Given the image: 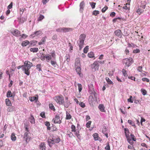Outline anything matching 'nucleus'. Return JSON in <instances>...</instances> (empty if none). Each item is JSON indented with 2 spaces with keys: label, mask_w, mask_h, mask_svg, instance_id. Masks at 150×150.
<instances>
[{
  "label": "nucleus",
  "mask_w": 150,
  "mask_h": 150,
  "mask_svg": "<svg viewBox=\"0 0 150 150\" xmlns=\"http://www.w3.org/2000/svg\"><path fill=\"white\" fill-rule=\"evenodd\" d=\"M24 71L25 74L28 76L30 74L29 69L31 67L33 66V64L31 62H30L29 61H26L24 63Z\"/></svg>",
  "instance_id": "obj_1"
},
{
  "label": "nucleus",
  "mask_w": 150,
  "mask_h": 150,
  "mask_svg": "<svg viewBox=\"0 0 150 150\" xmlns=\"http://www.w3.org/2000/svg\"><path fill=\"white\" fill-rule=\"evenodd\" d=\"M86 38V35L84 34L80 35L79 38V42L78 44L79 47V50H81L84 44V41Z\"/></svg>",
  "instance_id": "obj_2"
},
{
  "label": "nucleus",
  "mask_w": 150,
  "mask_h": 150,
  "mask_svg": "<svg viewBox=\"0 0 150 150\" xmlns=\"http://www.w3.org/2000/svg\"><path fill=\"white\" fill-rule=\"evenodd\" d=\"M54 99L59 105H63L64 103V98L62 95L55 96Z\"/></svg>",
  "instance_id": "obj_3"
},
{
  "label": "nucleus",
  "mask_w": 150,
  "mask_h": 150,
  "mask_svg": "<svg viewBox=\"0 0 150 150\" xmlns=\"http://www.w3.org/2000/svg\"><path fill=\"white\" fill-rule=\"evenodd\" d=\"M122 61L125 66L127 67H129L133 62L132 59L131 58L125 59Z\"/></svg>",
  "instance_id": "obj_4"
},
{
  "label": "nucleus",
  "mask_w": 150,
  "mask_h": 150,
  "mask_svg": "<svg viewBox=\"0 0 150 150\" xmlns=\"http://www.w3.org/2000/svg\"><path fill=\"white\" fill-rule=\"evenodd\" d=\"M72 29L69 28H59L56 30V31L58 32H66L69 31H71Z\"/></svg>",
  "instance_id": "obj_5"
},
{
  "label": "nucleus",
  "mask_w": 150,
  "mask_h": 150,
  "mask_svg": "<svg viewBox=\"0 0 150 150\" xmlns=\"http://www.w3.org/2000/svg\"><path fill=\"white\" fill-rule=\"evenodd\" d=\"M99 66L98 61H96L91 65V68L92 69H94V71H96L98 70Z\"/></svg>",
  "instance_id": "obj_6"
},
{
  "label": "nucleus",
  "mask_w": 150,
  "mask_h": 150,
  "mask_svg": "<svg viewBox=\"0 0 150 150\" xmlns=\"http://www.w3.org/2000/svg\"><path fill=\"white\" fill-rule=\"evenodd\" d=\"M115 35L117 36L118 37L121 38L122 36V34L121 30L120 29H118L115 30L114 32Z\"/></svg>",
  "instance_id": "obj_7"
},
{
  "label": "nucleus",
  "mask_w": 150,
  "mask_h": 150,
  "mask_svg": "<svg viewBox=\"0 0 150 150\" xmlns=\"http://www.w3.org/2000/svg\"><path fill=\"white\" fill-rule=\"evenodd\" d=\"M60 117L57 115L55 116V118H54L53 120H54V122L55 123H59L60 124L61 122V120L60 119Z\"/></svg>",
  "instance_id": "obj_8"
},
{
  "label": "nucleus",
  "mask_w": 150,
  "mask_h": 150,
  "mask_svg": "<svg viewBox=\"0 0 150 150\" xmlns=\"http://www.w3.org/2000/svg\"><path fill=\"white\" fill-rule=\"evenodd\" d=\"M28 132H26L24 133V138L25 139L26 143H28L30 140V137L28 136Z\"/></svg>",
  "instance_id": "obj_9"
},
{
  "label": "nucleus",
  "mask_w": 150,
  "mask_h": 150,
  "mask_svg": "<svg viewBox=\"0 0 150 150\" xmlns=\"http://www.w3.org/2000/svg\"><path fill=\"white\" fill-rule=\"evenodd\" d=\"M12 33L16 37H18L21 36V32L16 29L15 30L13 31Z\"/></svg>",
  "instance_id": "obj_10"
},
{
  "label": "nucleus",
  "mask_w": 150,
  "mask_h": 150,
  "mask_svg": "<svg viewBox=\"0 0 150 150\" xmlns=\"http://www.w3.org/2000/svg\"><path fill=\"white\" fill-rule=\"evenodd\" d=\"M79 6L80 7L79 11L80 12L82 13L83 10V8L84 6V3L83 1L81 2Z\"/></svg>",
  "instance_id": "obj_11"
},
{
  "label": "nucleus",
  "mask_w": 150,
  "mask_h": 150,
  "mask_svg": "<svg viewBox=\"0 0 150 150\" xmlns=\"http://www.w3.org/2000/svg\"><path fill=\"white\" fill-rule=\"evenodd\" d=\"M45 143H41L39 145L40 150H45Z\"/></svg>",
  "instance_id": "obj_12"
},
{
  "label": "nucleus",
  "mask_w": 150,
  "mask_h": 150,
  "mask_svg": "<svg viewBox=\"0 0 150 150\" xmlns=\"http://www.w3.org/2000/svg\"><path fill=\"white\" fill-rule=\"evenodd\" d=\"M125 132V134L126 138L130 137L129 136V130L127 128H125L124 129Z\"/></svg>",
  "instance_id": "obj_13"
},
{
  "label": "nucleus",
  "mask_w": 150,
  "mask_h": 150,
  "mask_svg": "<svg viewBox=\"0 0 150 150\" xmlns=\"http://www.w3.org/2000/svg\"><path fill=\"white\" fill-rule=\"evenodd\" d=\"M44 57L46 58V60L47 62H49V60L52 59L51 55L49 54L45 55Z\"/></svg>",
  "instance_id": "obj_14"
},
{
  "label": "nucleus",
  "mask_w": 150,
  "mask_h": 150,
  "mask_svg": "<svg viewBox=\"0 0 150 150\" xmlns=\"http://www.w3.org/2000/svg\"><path fill=\"white\" fill-rule=\"evenodd\" d=\"M47 142L49 146L50 147H51L54 144L52 139H48Z\"/></svg>",
  "instance_id": "obj_15"
},
{
  "label": "nucleus",
  "mask_w": 150,
  "mask_h": 150,
  "mask_svg": "<svg viewBox=\"0 0 150 150\" xmlns=\"http://www.w3.org/2000/svg\"><path fill=\"white\" fill-rule=\"evenodd\" d=\"M52 139L53 140V141L54 142V143H58L60 141V139L58 138L57 137V138H56L54 137H53L52 138Z\"/></svg>",
  "instance_id": "obj_16"
},
{
  "label": "nucleus",
  "mask_w": 150,
  "mask_h": 150,
  "mask_svg": "<svg viewBox=\"0 0 150 150\" xmlns=\"http://www.w3.org/2000/svg\"><path fill=\"white\" fill-rule=\"evenodd\" d=\"M42 33V31L41 30L37 31L34 33V34L31 35V36L33 37H34L36 36H38Z\"/></svg>",
  "instance_id": "obj_17"
},
{
  "label": "nucleus",
  "mask_w": 150,
  "mask_h": 150,
  "mask_svg": "<svg viewBox=\"0 0 150 150\" xmlns=\"http://www.w3.org/2000/svg\"><path fill=\"white\" fill-rule=\"evenodd\" d=\"M70 104L71 103H70V102L69 100H67L66 101L65 103L64 102V103L63 105H64V107H66V108H68L69 107Z\"/></svg>",
  "instance_id": "obj_18"
},
{
  "label": "nucleus",
  "mask_w": 150,
  "mask_h": 150,
  "mask_svg": "<svg viewBox=\"0 0 150 150\" xmlns=\"http://www.w3.org/2000/svg\"><path fill=\"white\" fill-rule=\"evenodd\" d=\"M94 100V99L92 96H89L88 101L90 104H92Z\"/></svg>",
  "instance_id": "obj_19"
},
{
  "label": "nucleus",
  "mask_w": 150,
  "mask_h": 150,
  "mask_svg": "<svg viewBox=\"0 0 150 150\" xmlns=\"http://www.w3.org/2000/svg\"><path fill=\"white\" fill-rule=\"evenodd\" d=\"M98 108L102 112L105 111V108L103 105L100 104L98 106Z\"/></svg>",
  "instance_id": "obj_20"
},
{
  "label": "nucleus",
  "mask_w": 150,
  "mask_h": 150,
  "mask_svg": "<svg viewBox=\"0 0 150 150\" xmlns=\"http://www.w3.org/2000/svg\"><path fill=\"white\" fill-rule=\"evenodd\" d=\"M29 42L28 40H26L23 41L22 43V45L23 46H26L27 45L29 44Z\"/></svg>",
  "instance_id": "obj_21"
},
{
  "label": "nucleus",
  "mask_w": 150,
  "mask_h": 150,
  "mask_svg": "<svg viewBox=\"0 0 150 150\" xmlns=\"http://www.w3.org/2000/svg\"><path fill=\"white\" fill-rule=\"evenodd\" d=\"M29 99L31 102H33L34 100L36 101L38 100L37 98L35 96H33L32 97H29Z\"/></svg>",
  "instance_id": "obj_22"
},
{
  "label": "nucleus",
  "mask_w": 150,
  "mask_h": 150,
  "mask_svg": "<svg viewBox=\"0 0 150 150\" xmlns=\"http://www.w3.org/2000/svg\"><path fill=\"white\" fill-rule=\"evenodd\" d=\"M11 139L13 141H15L16 139V137L14 133H12L11 135Z\"/></svg>",
  "instance_id": "obj_23"
},
{
  "label": "nucleus",
  "mask_w": 150,
  "mask_h": 150,
  "mask_svg": "<svg viewBox=\"0 0 150 150\" xmlns=\"http://www.w3.org/2000/svg\"><path fill=\"white\" fill-rule=\"evenodd\" d=\"M75 68L76 69V70L77 73L79 74H80V72L81 70V69L80 67V66H78L76 67H75Z\"/></svg>",
  "instance_id": "obj_24"
},
{
  "label": "nucleus",
  "mask_w": 150,
  "mask_h": 150,
  "mask_svg": "<svg viewBox=\"0 0 150 150\" xmlns=\"http://www.w3.org/2000/svg\"><path fill=\"white\" fill-rule=\"evenodd\" d=\"M88 56L89 58H92L94 57V54L93 52H91L88 54Z\"/></svg>",
  "instance_id": "obj_25"
},
{
  "label": "nucleus",
  "mask_w": 150,
  "mask_h": 150,
  "mask_svg": "<svg viewBox=\"0 0 150 150\" xmlns=\"http://www.w3.org/2000/svg\"><path fill=\"white\" fill-rule=\"evenodd\" d=\"M38 50V48L36 47L31 48L30 49V51L33 52H37Z\"/></svg>",
  "instance_id": "obj_26"
},
{
  "label": "nucleus",
  "mask_w": 150,
  "mask_h": 150,
  "mask_svg": "<svg viewBox=\"0 0 150 150\" xmlns=\"http://www.w3.org/2000/svg\"><path fill=\"white\" fill-rule=\"evenodd\" d=\"M45 124L46 126L47 127V129L48 130H50L51 129V128L50 127V124L49 122H46L45 123Z\"/></svg>",
  "instance_id": "obj_27"
},
{
  "label": "nucleus",
  "mask_w": 150,
  "mask_h": 150,
  "mask_svg": "<svg viewBox=\"0 0 150 150\" xmlns=\"http://www.w3.org/2000/svg\"><path fill=\"white\" fill-rule=\"evenodd\" d=\"M6 103L8 106H10L11 105V103L10 100L8 98L6 99Z\"/></svg>",
  "instance_id": "obj_28"
},
{
  "label": "nucleus",
  "mask_w": 150,
  "mask_h": 150,
  "mask_svg": "<svg viewBox=\"0 0 150 150\" xmlns=\"http://www.w3.org/2000/svg\"><path fill=\"white\" fill-rule=\"evenodd\" d=\"M6 96L8 98L11 97L12 96V94L10 91L9 90L7 91Z\"/></svg>",
  "instance_id": "obj_29"
},
{
  "label": "nucleus",
  "mask_w": 150,
  "mask_h": 150,
  "mask_svg": "<svg viewBox=\"0 0 150 150\" xmlns=\"http://www.w3.org/2000/svg\"><path fill=\"white\" fill-rule=\"evenodd\" d=\"M29 120L31 123H35L34 118L32 115H31V116L29 118Z\"/></svg>",
  "instance_id": "obj_30"
},
{
  "label": "nucleus",
  "mask_w": 150,
  "mask_h": 150,
  "mask_svg": "<svg viewBox=\"0 0 150 150\" xmlns=\"http://www.w3.org/2000/svg\"><path fill=\"white\" fill-rule=\"evenodd\" d=\"M49 107L50 109L53 110V111L55 110V109L52 103L49 104Z\"/></svg>",
  "instance_id": "obj_31"
},
{
  "label": "nucleus",
  "mask_w": 150,
  "mask_h": 150,
  "mask_svg": "<svg viewBox=\"0 0 150 150\" xmlns=\"http://www.w3.org/2000/svg\"><path fill=\"white\" fill-rule=\"evenodd\" d=\"M75 132V134L76 136L79 139H80L81 138V136L80 135V134H79V131L78 130H76L75 131V132Z\"/></svg>",
  "instance_id": "obj_32"
},
{
  "label": "nucleus",
  "mask_w": 150,
  "mask_h": 150,
  "mask_svg": "<svg viewBox=\"0 0 150 150\" xmlns=\"http://www.w3.org/2000/svg\"><path fill=\"white\" fill-rule=\"evenodd\" d=\"M80 60L79 59H77L75 60V67L80 66Z\"/></svg>",
  "instance_id": "obj_33"
},
{
  "label": "nucleus",
  "mask_w": 150,
  "mask_h": 150,
  "mask_svg": "<svg viewBox=\"0 0 150 150\" xmlns=\"http://www.w3.org/2000/svg\"><path fill=\"white\" fill-rule=\"evenodd\" d=\"M105 79L108 84H113V82L108 77H106Z\"/></svg>",
  "instance_id": "obj_34"
},
{
  "label": "nucleus",
  "mask_w": 150,
  "mask_h": 150,
  "mask_svg": "<svg viewBox=\"0 0 150 150\" xmlns=\"http://www.w3.org/2000/svg\"><path fill=\"white\" fill-rule=\"evenodd\" d=\"M66 60L68 62H69L70 60V56L69 54H66L65 57Z\"/></svg>",
  "instance_id": "obj_35"
},
{
  "label": "nucleus",
  "mask_w": 150,
  "mask_h": 150,
  "mask_svg": "<svg viewBox=\"0 0 150 150\" xmlns=\"http://www.w3.org/2000/svg\"><path fill=\"white\" fill-rule=\"evenodd\" d=\"M122 72L123 76L125 77H127L128 75L126 71L124 69H123L122 70Z\"/></svg>",
  "instance_id": "obj_36"
},
{
  "label": "nucleus",
  "mask_w": 150,
  "mask_h": 150,
  "mask_svg": "<svg viewBox=\"0 0 150 150\" xmlns=\"http://www.w3.org/2000/svg\"><path fill=\"white\" fill-rule=\"evenodd\" d=\"M127 139L128 142L131 144H132L133 143V140H132L130 137H129L127 138Z\"/></svg>",
  "instance_id": "obj_37"
},
{
  "label": "nucleus",
  "mask_w": 150,
  "mask_h": 150,
  "mask_svg": "<svg viewBox=\"0 0 150 150\" xmlns=\"http://www.w3.org/2000/svg\"><path fill=\"white\" fill-rule=\"evenodd\" d=\"M71 117V116L70 114L67 112H66V119H70Z\"/></svg>",
  "instance_id": "obj_38"
},
{
  "label": "nucleus",
  "mask_w": 150,
  "mask_h": 150,
  "mask_svg": "<svg viewBox=\"0 0 150 150\" xmlns=\"http://www.w3.org/2000/svg\"><path fill=\"white\" fill-rule=\"evenodd\" d=\"M88 46H86L83 49V52L85 53H86L88 52Z\"/></svg>",
  "instance_id": "obj_39"
},
{
  "label": "nucleus",
  "mask_w": 150,
  "mask_h": 150,
  "mask_svg": "<svg viewBox=\"0 0 150 150\" xmlns=\"http://www.w3.org/2000/svg\"><path fill=\"white\" fill-rule=\"evenodd\" d=\"M78 90L79 92H80L82 90V85L81 84L78 83Z\"/></svg>",
  "instance_id": "obj_40"
},
{
  "label": "nucleus",
  "mask_w": 150,
  "mask_h": 150,
  "mask_svg": "<svg viewBox=\"0 0 150 150\" xmlns=\"http://www.w3.org/2000/svg\"><path fill=\"white\" fill-rule=\"evenodd\" d=\"M36 68L37 69H38V71H41V65L40 64H37L36 66Z\"/></svg>",
  "instance_id": "obj_41"
},
{
  "label": "nucleus",
  "mask_w": 150,
  "mask_h": 150,
  "mask_svg": "<svg viewBox=\"0 0 150 150\" xmlns=\"http://www.w3.org/2000/svg\"><path fill=\"white\" fill-rule=\"evenodd\" d=\"M89 4L92 8H95V5L96 4V3H95L93 2H90Z\"/></svg>",
  "instance_id": "obj_42"
},
{
  "label": "nucleus",
  "mask_w": 150,
  "mask_h": 150,
  "mask_svg": "<svg viewBox=\"0 0 150 150\" xmlns=\"http://www.w3.org/2000/svg\"><path fill=\"white\" fill-rule=\"evenodd\" d=\"M98 134L97 133H95L93 135L95 140H98Z\"/></svg>",
  "instance_id": "obj_43"
},
{
  "label": "nucleus",
  "mask_w": 150,
  "mask_h": 150,
  "mask_svg": "<svg viewBox=\"0 0 150 150\" xmlns=\"http://www.w3.org/2000/svg\"><path fill=\"white\" fill-rule=\"evenodd\" d=\"M51 65L54 67H56L57 65V62H56L54 61H52L51 62Z\"/></svg>",
  "instance_id": "obj_44"
},
{
  "label": "nucleus",
  "mask_w": 150,
  "mask_h": 150,
  "mask_svg": "<svg viewBox=\"0 0 150 150\" xmlns=\"http://www.w3.org/2000/svg\"><path fill=\"white\" fill-rule=\"evenodd\" d=\"M79 105L83 108H84L85 106V104L84 103L82 102H80L79 103Z\"/></svg>",
  "instance_id": "obj_45"
},
{
  "label": "nucleus",
  "mask_w": 150,
  "mask_h": 150,
  "mask_svg": "<svg viewBox=\"0 0 150 150\" xmlns=\"http://www.w3.org/2000/svg\"><path fill=\"white\" fill-rule=\"evenodd\" d=\"M143 11L142 9H141L140 8H139L137 10V13L139 14L140 15L142 13Z\"/></svg>",
  "instance_id": "obj_46"
},
{
  "label": "nucleus",
  "mask_w": 150,
  "mask_h": 150,
  "mask_svg": "<svg viewBox=\"0 0 150 150\" xmlns=\"http://www.w3.org/2000/svg\"><path fill=\"white\" fill-rule=\"evenodd\" d=\"M128 122L132 126H135V124L134 123L132 122L131 120H128Z\"/></svg>",
  "instance_id": "obj_47"
},
{
  "label": "nucleus",
  "mask_w": 150,
  "mask_h": 150,
  "mask_svg": "<svg viewBox=\"0 0 150 150\" xmlns=\"http://www.w3.org/2000/svg\"><path fill=\"white\" fill-rule=\"evenodd\" d=\"M132 96H130V98L127 99V101L129 102L132 103L133 102V100H132Z\"/></svg>",
  "instance_id": "obj_48"
},
{
  "label": "nucleus",
  "mask_w": 150,
  "mask_h": 150,
  "mask_svg": "<svg viewBox=\"0 0 150 150\" xmlns=\"http://www.w3.org/2000/svg\"><path fill=\"white\" fill-rule=\"evenodd\" d=\"M71 129H72L71 131L73 132H75L76 131V127L74 125H71Z\"/></svg>",
  "instance_id": "obj_49"
},
{
  "label": "nucleus",
  "mask_w": 150,
  "mask_h": 150,
  "mask_svg": "<svg viewBox=\"0 0 150 150\" xmlns=\"http://www.w3.org/2000/svg\"><path fill=\"white\" fill-rule=\"evenodd\" d=\"M44 18V17L43 15H41L39 17L38 20V21H41Z\"/></svg>",
  "instance_id": "obj_50"
},
{
  "label": "nucleus",
  "mask_w": 150,
  "mask_h": 150,
  "mask_svg": "<svg viewBox=\"0 0 150 150\" xmlns=\"http://www.w3.org/2000/svg\"><path fill=\"white\" fill-rule=\"evenodd\" d=\"M91 121H89L88 122L86 123V126L87 127L89 128L90 127V125L91 123Z\"/></svg>",
  "instance_id": "obj_51"
},
{
  "label": "nucleus",
  "mask_w": 150,
  "mask_h": 150,
  "mask_svg": "<svg viewBox=\"0 0 150 150\" xmlns=\"http://www.w3.org/2000/svg\"><path fill=\"white\" fill-rule=\"evenodd\" d=\"M140 52V50L138 49H137L133 50V53H139Z\"/></svg>",
  "instance_id": "obj_52"
},
{
  "label": "nucleus",
  "mask_w": 150,
  "mask_h": 150,
  "mask_svg": "<svg viewBox=\"0 0 150 150\" xmlns=\"http://www.w3.org/2000/svg\"><path fill=\"white\" fill-rule=\"evenodd\" d=\"M99 13V11H98L95 10L93 12V14L95 16L98 14Z\"/></svg>",
  "instance_id": "obj_53"
},
{
  "label": "nucleus",
  "mask_w": 150,
  "mask_h": 150,
  "mask_svg": "<svg viewBox=\"0 0 150 150\" xmlns=\"http://www.w3.org/2000/svg\"><path fill=\"white\" fill-rule=\"evenodd\" d=\"M142 80L143 81H146L147 82H149V79L148 78H143L142 79Z\"/></svg>",
  "instance_id": "obj_54"
},
{
  "label": "nucleus",
  "mask_w": 150,
  "mask_h": 150,
  "mask_svg": "<svg viewBox=\"0 0 150 150\" xmlns=\"http://www.w3.org/2000/svg\"><path fill=\"white\" fill-rule=\"evenodd\" d=\"M141 91L143 95H145L146 93V91L144 89H142L141 90Z\"/></svg>",
  "instance_id": "obj_55"
},
{
  "label": "nucleus",
  "mask_w": 150,
  "mask_h": 150,
  "mask_svg": "<svg viewBox=\"0 0 150 150\" xmlns=\"http://www.w3.org/2000/svg\"><path fill=\"white\" fill-rule=\"evenodd\" d=\"M130 136H131V138L133 141H136V138H135V136L133 134H131Z\"/></svg>",
  "instance_id": "obj_56"
},
{
  "label": "nucleus",
  "mask_w": 150,
  "mask_h": 150,
  "mask_svg": "<svg viewBox=\"0 0 150 150\" xmlns=\"http://www.w3.org/2000/svg\"><path fill=\"white\" fill-rule=\"evenodd\" d=\"M108 7L107 6H105L102 9V11L103 13H104L107 9Z\"/></svg>",
  "instance_id": "obj_57"
},
{
  "label": "nucleus",
  "mask_w": 150,
  "mask_h": 150,
  "mask_svg": "<svg viewBox=\"0 0 150 150\" xmlns=\"http://www.w3.org/2000/svg\"><path fill=\"white\" fill-rule=\"evenodd\" d=\"M68 133V132H67ZM67 135L69 136L70 137H71L73 136H74L73 134L71 132H69L68 133H67Z\"/></svg>",
  "instance_id": "obj_58"
},
{
  "label": "nucleus",
  "mask_w": 150,
  "mask_h": 150,
  "mask_svg": "<svg viewBox=\"0 0 150 150\" xmlns=\"http://www.w3.org/2000/svg\"><path fill=\"white\" fill-rule=\"evenodd\" d=\"M47 37H45L42 38L41 40V41L44 44L45 42L46 41V40Z\"/></svg>",
  "instance_id": "obj_59"
},
{
  "label": "nucleus",
  "mask_w": 150,
  "mask_h": 150,
  "mask_svg": "<svg viewBox=\"0 0 150 150\" xmlns=\"http://www.w3.org/2000/svg\"><path fill=\"white\" fill-rule=\"evenodd\" d=\"M142 67L139 66V67H138L137 68V70L139 72H142Z\"/></svg>",
  "instance_id": "obj_60"
},
{
  "label": "nucleus",
  "mask_w": 150,
  "mask_h": 150,
  "mask_svg": "<svg viewBox=\"0 0 150 150\" xmlns=\"http://www.w3.org/2000/svg\"><path fill=\"white\" fill-rule=\"evenodd\" d=\"M106 150H110V148L109 145V144H108L106 146L105 148Z\"/></svg>",
  "instance_id": "obj_61"
},
{
  "label": "nucleus",
  "mask_w": 150,
  "mask_h": 150,
  "mask_svg": "<svg viewBox=\"0 0 150 150\" xmlns=\"http://www.w3.org/2000/svg\"><path fill=\"white\" fill-rule=\"evenodd\" d=\"M51 55L52 57H53V58H55L56 56L55 53V52L53 51V52L51 54Z\"/></svg>",
  "instance_id": "obj_62"
},
{
  "label": "nucleus",
  "mask_w": 150,
  "mask_h": 150,
  "mask_svg": "<svg viewBox=\"0 0 150 150\" xmlns=\"http://www.w3.org/2000/svg\"><path fill=\"white\" fill-rule=\"evenodd\" d=\"M135 46H136V45L133 43H132L130 44H129V47H134Z\"/></svg>",
  "instance_id": "obj_63"
},
{
  "label": "nucleus",
  "mask_w": 150,
  "mask_h": 150,
  "mask_svg": "<svg viewBox=\"0 0 150 150\" xmlns=\"http://www.w3.org/2000/svg\"><path fill=\"white\" fill-rule=\"evenodd\" d=\"M115 12H113L111 13L110 14V16L113 17L115 16Z\"/></svg>",
  "instance_id": "obj_64"
}]
</instances>
